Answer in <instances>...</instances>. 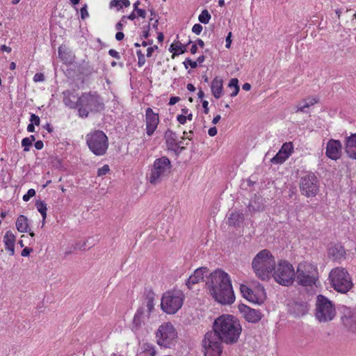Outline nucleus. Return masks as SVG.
Returning <instances> with one entry per match:
<instances>
[{
  "mask_svg": "<svg viewBox=\"0 0 356 356\" xmlns=\"http://www.w3.org/2000/svg\"><path fill=\"white\" fill-rule=\"evenodd\" d=\"M205 284L209 294L221 305H232L234 302L230 277L223 270L218 269L210 273Z\"/></svg>",
  "mask_w": 356,
  "mask_h": 356,
  "instance_id": "f257e3e1",
  "label": "nucleus"
},
{
  "mask_svg": "<svg viewBox=\"0 0 356 356\" xmlns=\"http://www.w3.org/2000/svg\"><path fill=\"white\" fill-rule=\"evenodd\" d=\"M227 344L238 341L242 327L236 318L232 315H222L213 323V330Z\"/></svg>",
  "mask_w": 356,
  "mask_h": 356,
  "instance_id": "f03ea898",
  "label": "nucleus"
},
{
  "mask_svg": "<svg viewBox=\"0 0 356 356\" xmlns=\"http://www.w3.org/2000/svg\"><path fill=\"white\" fill-rule=\"evenodd\" d=\"M275 265V258L267 249L258 252L252 261L254 273L261 280H268L270 277Z\"/></svg>",
  "mask_w": 356,
  "mask_h": 356,
  "instance_id": "7ed1b4c3",
  "label": "nucleus"
},
{
  "mask_svg": "<svg viewBox=\"0 0 356 356\" xmlns=\"http://www.w3.org/2000/svg\"><path fill=\"white\" fill-rule=\"evenodd\" d=\"M104 109L103 100L97 92H83L78 98V113L81 118H86L90 113H99Z\"/></svg>",
  "mask_w": 356,
  "mask_h": 356,
  "instance_id": "20e7f679",
  "label": "nucleus"
},
{
  "mask_svg": "<svg viewBox=\"0 0 356 356\" xmlns=\"http://www.w3.org/2000/svg\"><path fill=\"white\" fill-rule=\"evenodd\" d=\"M172 165L167 156L156 159L150 167L147 179L150 184L156 185L160 184L170 173Z\"/></svg>",
  "mask_w": 356,
  "mask_h": 356,
  "instance_id": "39448f33",
  "label": "nucleus"
},
{
  "mask_svg": "<svg viewBox=\"0 0 356 356\" xmlns=\"http://www.w3.org/2000/svg\"><path fill=\"white\" fill-rule=\"evenodd\" d=\"M318 278L317 268L307 262L300 263L295 273V279L299 285L312 286L316 285Z\"/></svg>",
  "mask_w": 356,
  "mask_h": 356,
  "instance_id": "423d86ee",
  "label": "nucleus"
},
{
  "mask_svg": "<svg viewBox=\"0 0 356 356\" xmlns=\"http://www.w3.org/2000/svg\"><path fill=\"white\" fill-rule=\"evenodd\" d=\"M270 275L279 284L289 286L295 280L294 268L289 262L281 261L275 265Z\"/></svg>",
  "mask_w": 356,
  "mask_h": 356,
  "instance_id": "0eeeda50",
  "label": "nucleus"
},
{
  "mask_svg": "<svg viewBox=\"0 0 356 356\" xmlns=\"http://www.w3.org/2000/svg\"><path fill=\"white\" fill-rule=\"evenodd\" d=\"M86 143L90 150L97 156L105 154L108 147V137L101 130H95L88 134Z\"/></svg>",
  "mask_w": 356,
  "mask_h": 356,
  "instance_id": "6e6552de",
  "label": "nucleus"
},
{
  "mask_svg": "<svg viewBox=\"0 0 356 356\" xmlns=\"http://www.w3.org/2000/svg\"><path fill=\"white\" fill-rule=\"evenodd\" d=\"M184 295L180 291H168L161 298V309L168 314H174L181 307Z\"/></svg>",
  "mask_w": 356,
  "mask_h": 356,
  "instance_id": "1a4fd4ad",
  "label": "nucleus"
},
{
  "mask_svg": "<svg viewBox=\"0 0 356 356\" xmlns=\"http://www.w3.org/2000/svg\"><path fill=\"white\" fill-rule=\"evenodd\" d=\"M329 277L333 288L338 292L346 293L353 286L348 271L343 268H335L332 269Z\"/></svg>",
  "mask_w": 356,
  "mask_h": 356,
  "instance_id": "9d476101",
  "label": "nucleus"
},
{
  "mask_svg": "<svg viewBox=\"0 0 356 356\" xmlns=\"http://www.w3.org/2000/svg\"><path fill=\"white\" fill-rule=\"evenodd\" d=\"M335 315V306L332 302L327 297L318 295L316 300V318L320 322H327L332 321Z\"/></svg>",
  "mask_w": 356,
  "mask_h": 356,
  "instance_id": "9b49d317",
  "label": "nucleus"
},
{
  "mask_svg": "<svg viewBox=\"0 0 356 356\" xmlns=\"http://www.w3.org/2000/svg\"><path fill=\"white\" fill-rule=\"evenodd\" d=\"M156 337L159 346L171 348L177 343V332L171 323H163L157 330Z\"/></svg>",
  "mask_w": 356,
  "mask_h": 356,
  "instance_id": "f8f14e48",
  "label": "nucleus"
},
{
  "mask_svg": "<svg viewBox=\"0 0 356 356\" xmlns=\"http://www.w3.org/2000/svg\"><path fill=\"white\" fill-rule=\"evenodd\" d=\"M222 340L213 331L208 332L202 341L205 356H220L222 351Z\"/></svg>",
  "mask_w": 356,
  "mask_h": 356,
  "instance_id": "ddd939ff",
  "label": "nucleus"
},
{
  "mask_svg": "<svg viewBox=\"0 0 356 356\" xmlns=\"http://www.w3.org/2000/svg\"><path fill=\"white\" fill-rule=\"evenodd\" d=\"M300 190L301 194L307 197H315L319 191V181L312 172H309L300 179Z\"/></svg>",
  "mask_w": 356,
  "mask_h": 356,
  "instance_id": "4468645a",
  "label": "nucleus"
},
{
  "mask_svg": "<svg viewBox=\"0 0 356 356\" xmlns=\"http://www.w3.org/2000/svg\"><path fill=\"white\" fill-rule=\"evenodd\" d=\"M159 116L158 113L154 112L151 108H147L145 111V126L146 134L152 136L159 124Z\"/></svg>",
  "mask_w": 356,
  "mask_h": 356,
  "instance_id": "2eb2a0df",
  "label": "nucleus"
},
{
  "mask_svg": "<svg viewBox=\"0 0 356 356\" xmlns=\"http://www.w3.org/2000/svg\"><path fill=\"white\" fill-rule=\"evenodd\" d=\"M238 307L242 316L249 323H257L263 316L259 310L252 309L244 304H240Z\"/></svg>",
  "mask_w": 356,
  "mask_h": 356,
  "instance_id": "dca6fc26",
  "label": "nucleus"
},
{
  "mask_svg": "<svg viewBox=\"0 0 356 356\" xmlns=\"http://www.w3.org/2000/svg\"><path fill=\"white\" fill-rule=\"evenodd\" d=\"M342 145L339 140L330 139L326 145V156L332 159L337 161L341 157Z\"/></svg>",
  "mask_w": 356,
  "mask_h": 356,
  "instance_id": "f3484780",
  "label": "nucleus"
},
{
  "mask_svg": "<svg viewBox=\"0 0 356 356\" xmlns=\"http://www.w3.org/2000/svg\"><path fill=\"white\" fill-rule=\"evenodd\" d=\"M288 310L295 316H302L308 311L307 304L302 300H291L288 304Z\"/></svg>",
  "mask_w": 356,
  "mask_h": 356,
  "instance_id": "a211bd4d",
  "label": "nucleus"
},
{
  "mask_svg": "<svg viewBox=\"0 0 356 356\" xmlns=\"http://www.w3.org/2000/svg\"><path fill=\"white\" fill-rule=\"evenodd\" d=\"M244 219V215L242 212L234 210L227 214V223L229 226H233L236 228L241 227L243 225Z\"/></svg>",
  "mask_w": 356,
  "mask_h": 356,
  "instance_id": "6ab92c4d",
  "label": "nucleus"
},
{
  "mask_svg": "<svg viewBox=\"0 0 356 356\" xmlns=\"http://www.w3.org/2000/svg\"><path fill=\"white\" fill-rule=\"evenodd\" d=\"M208 273V269L207 268H199L196 269L193 274L191 275L186 282V285L188 289H191L193 285L199 283L201 280L204 279V273Z\"/></svg>",
  "mask_w": 356,
  "mask_h": 356,
  "instance_id": "aec40b11",
  "label": "nucleus"
},
{
  "mask_svg": "<svg viewBox=\"0 0 356 356\" xmlns=\"http://www.w3.org/2000/svg\"><path fill=\"white\" fill-rule=\"evenodd\" d=\"M345 152L350 158L356 159V134H351L345 140Z\"/></svg>",
  "mask_w": 356,
  "mask_h": 356,
  "instance_id": "412c9836",
  "label": "nucleus"
},
{
  "mask_svg": "<svg viewBox=\"0 0 356 356\" xmlns=\"http://www.w3.org/2000/svg\"><path fill=\"white\" fill-rule=\"evenodd\" d=\"M343 325L352 332H356V311H349L341 317Z\"/></svg>",
  "mask_w": 356,
  "mask_h": 356,
  "instance_id": "4be33fe9",
  "label": "nucleus"
},
{
  "mask_svg": "<svg viewBox=\"0 0 356 356\" xmlns=\"http://www.w3.org/2000/svg\"><path fill=\"white\" fill-rule=\"evenodd\" d=\"M164 138L168 149L175 151L180 147V144L177 142V135L172 130L168 129L165 131Z\"/></svg>",
  "mask_w": 356,
  "mask_h": 356,
  "instance_id": "5701e85b",
  "label": "nucleus"
},
{
  "mask_svg": "<svg viewBox=\"0 0 356 356\" xmlns=\"http://www.w3.org/2000/svg\"><path fill=\"white\" fill-rule=\"evenodd\" d=\"M223 81L221 78L215 77L211 84V90L215 98L219 99L222 95Z\"/></svg>",
  "mask_w": 356,
  "mask_h": 356,
  "instance_id": "b1692460",
  "label": "nucleus"
},
{
  "mask_svg": "<svg viewBox=\"0 0 356 356\" xmlns=\"http://www.w3.org/2000/svg\"><path fill=\"white\" fill-rule=\"evenodd\" d=\"M15 236L11 231H7L3 236L5 248L10 252V255L11 256L14 255L15 254Z\"/></svg>",
  "mask_w": 356,
  "mask_h": 356,
  "instance_id": "393cba45",
  "label": "nucleus"
},
{
  "mask_svg": "<svg viewBox=\"0 0 356 356\" xmlns=\"http://www.w3.org/2000/svg\"><path fill=\"white\" fill-rule=\"evenodd\" d=\"M16 228L21 233L29 232V235L31 237L35 236V234L33 232L29 230V225H28V218L24 216L20 215L16 221Z\"/></svg>",
  "mask_w": 356,
  "mask_h": 356,
  "instance_id": "a878e982",
  "label": "nucleus"
},
{
  "mask_svg": "<svg viewBox=\"0 0 356 356\" xmlns=\"http://www.w3.org/2000/svg\"><path fill=\"white\" fill-rule=\"evenodd\" d=\"M318 98L317 97H308L297 105L296 112L307 113L305 109L318 103Z\"/></svg>",
  "mask_w": 356,
  "mask_h": 356,
  "instance_id": "bb28decb",
  "label": "nucleus"
},
{
  "mask_svg": "<svg viewBox=\"0 0 356 356\" xmlns=\"http://www.w3.org/2000/svg\"><path fill=\"white\" fill-rule=\"evenodd\" d=\"M329 254L333 260L339 261L343 259L346 255L344 248L340 245H336L329 250Z\"/></svg>",
  "mask_w": 356,
  "mask_h": 356,
  "instance_id": "cd10ccee",
  "label": "nucleus"
},
{
  "mask_svg": "<svg viewBox=\"0 0 356 356\" xmlns=\"http://www.w3.org/2000/svg\"><path fill=\"white\" fill-rule=\"evenodd\" d=\"M146 306L148 311V315H149L154 310V301L155 294L151 289H146L145 291Z\"/></svg>",
  "mask_w": 356,
  "mask_h": 356,
  "instance_id": "c85d7f7f",
  "label": "nucleus"
},
{
  "mask_svg": "<svg viewBox=\"0 0 356 356\" xmlns=\"http://www.w3.org/2000/svg\"><path fill=\"white\" fill-rule=\"evenodd\" d=\"M192 42L189 40L188 43L186 45H183L179 41H177V43H172L169 49L170 52H172V58H174L175 56H178L179 54H184L186 51V46L191 44Z\"/></svg>",
  "mask_w": 356,
  "mask_h": 356,
  "instance_id": "c756f323",
  "label": "nucleus"
},
{
  "mask_svg": "<svg viewBox=\"0 0 356 356\" xmlns=\"http://www.w3.org/2000/svg\"><path fill=\"white\" fill-rule=\"evenodd\" d=\"M241 292L243 297L252 302H257V298L254 294L253 291L245 285L242 284L241 286Z\"/></svg>",
  "mask_w": 356,
  "mask_h": 356,
  "instance_id": "7c9ffc66",
  "label": "nucleus"
},
{
  "mask_svg": "<svg viewBox=\"0 0 356 356\" xmlns=\"http://www.w3.org/2000/svg\"><path fill=\"white\" fill-rule=\"evenodd\" d=\"M263 209L264 205L262 202L260 201V199L256 197L254 200H251L248 206V210L250 213L260 211L263 210Z\"/></svg>",
  "mask_w": 356,
  "mask_h": 356,
  "instance_id": "2f4dec72",
  "label": "nucleus"
},
{
  "mask_svg": "<svg viewBox=\"0 0 356 356\" xmlns=\"http://www.w3.org/2000/svg\"><path fill=\"white\" fill-rule=\"evenodd\" d=\"M63 103L67 106H68L71 108H78V100L76 102H74V101H72L70 99V95H71L70 91H69V90L64 91L63 92Z\"/></svg>",
  "mask_w": 356,
  "mask_h": 356,
  "instance_id": "473e14b6",
  "label": "nucleus"
},
{
  "mask_svg": "<svg viewBox=\"0 0 356 356\" xmlns=\"http://www.w3.org/2000/svg\"><path fill=\"white\" fill-rule=\"evenodd\" d=\"M156 350L154 347L149 343H144L143 345V350L138 356H154Z\"/></svg>",
  "mask_w": 356,
  "mask_h": 356,
  "instance_id": "72a5a7b5",
  "label": "nucleus"
},
{
  "mask_svg": "<svg viewBox=\"0 0 356 356\" xmlns=\"http://www.w3.org/2000/svg\"><path fill=\"white\" fill-rule=\"evenodd\" d=\"M144 314L143 309L140 308L138 309L136 312V313L134 315V319H133V324L134 325L138 328L140 326L142 323V316Z\"/></svg>",
  "mask_w": 356,
  "mask_h": 356,
  "instance_id": "f704fd0d",
  "label": "nucleus"
},
{
  "mask_svg": "<svg viewBox=\"0 0 356 356\" xmlns=\"http://www.w3.org/2000/svg\"><path fill=\"white\" fill-rule=\"evenodd\" d=\"M288 158L287 154L283 155L282 152L279 151L276 155L271 159V162L275 164H281L283 163Z\"/></svg>",
  "mask_w": 356,
  "mask_h": 356,
  "instance_id": "c9c22d12",
  "label": "nucleus"
},
{
  "mask_svg": "<svg viewBox=\"0 0 356 356\" xmlns=\"http://www.w3.org/2000/svg\"><path fill=\"white\" fill-rule=\"evenodd\" d=\"M211 17V16L209 14V11L205 9L202 11V13L198 17V19L201 23L207 24L209 22Z\"/></svg>",
  "mask_w": 356,
  "mask_h": 356,
  "instance_id": "e433bc0d",
  "label": "nucleus"
},
{
  "mask_svg": "<svg viewBox=\"0 0 356 356\" xmlns=\"http://www.w3.org/2000/svg\"><path fill=\"white\" fill-rule=\"evenodd\" d=\"M293 151V144L292 143H285L282 145L281 149H280V152H282L283 155L287 154L288 157L291 155Z\"/></svg>",
  "mask_w": 356,
  "mask_h": 356,
  "instance_id": "4c0bfd02",
  "label": "nucleus"
},
{
  "mask_svg": "<svg viewBox=\"0 0 356 356\" xmlns=\"http://www.w3.org/2000/svg\"><path fill=\"white\" fill-rule=\"evenodd\" d=\"M136 54L138 56V65L139 67H142L145 63V55L142 53L141 50L136 51Z\"/></svg>",
  "mask_w": 356,
  "mask_h": 356,
  "instance_id": "58836bf2",
  "label": "nucleus"
},
{
  "mask_svg": "<svg viewBox=\"0 0 356 356\" xmlns=\"http://www.w3.org/2000/svg\"><path fill=\"white\" fill-rule=\"evenodd\" d=\"M35 207H37V209L40 213L47 211V204L41 200H38L36 202Z\"/></svg>",
  "mask_w": 356,
  "mask_h": 356,
  "instance_id": "ea45409f",
  "label": "nucleus"
},
{
  "mask_svg": "<svg viewBox=\"0 0 356 356\" xmlns=\"http://www.w3.org/2000/svg\"><path fill=\"white\" fill-rule=\"evenodd\" d=\"M35 195V191L33 188L29 189L27 193L23 195V200L24 202H28L31 197H33Z\"/></svg>",
  "mask_w": 356,
  "mask_h": 356,
  "instance_id": "a19ab883",
  "label": "nucleus"
},
{
  "mask_svg": "<svg viewBox=\"0 0 356 356\" xmlns=\"http://www.w3.org/2000/svg\"><path fill=\"white\" fill-rule=\"evenodd\" d=\"M110 170L109 166L108 165H104L102 168H99L97 170L98 176H103L106 175Z\"/></svg>",
  "mask_w": 356,
  "mask_h": 356,
  "instance_id": "79ce46f5",
  "label": "nucleus"
},
{
  "mask_svg": "<svg viewBox=\"0 0 356 356\" xmlns=\"http://www.w3.org/2000/svg\"><path fill=\"white\" fill-rule=\"evenodd\" d=\"M22 145L24 147V151L28 152L29 151V147L32 145V143L30 142L29 138L26 137L22 139Z\"/></svg>",
  "mask_w": 356,
  "mask_h": 356,
  "instance_id": "37998d69",
  "label": "nucleus"
},
{
  "mask_svg": "<svg viewBox=\"0 0 356 356\" xmlns=\"http://www.w3.org/2000/svg\"><path fill=\"white\" fill-rule=\"evenodd\" d=\"M184 65L186 69L188 68V65H189L193 69L196 68L197 66V61H193L189 58H186L184 62Z\"/></svg>",
  "mask_w": 356,
  "mask_h": 356,
  "instance_id": "c03bdc74",
  "label": "nucleus"
},
{
  "mask_svg": "<svg viewBox=\"0 0 356 356\" xmlns=\"http://www.w3.org/2000/svg\"><path fill=\"white\" fill-rule=\"evenodd\" d=\"M58 52V56L60 57V59H62L63 60H66L67 59V52L64 49V47H63V46L59 47Z\"/></svg>",
  "mask_w": 356,
  "mask_h": 356,
  "instance_id": "a18cd8bd",
  "label": "nucleus"
},
{
  "mask_svg": "<svg viewBox=\"0 0 356 356\" xmlns=\"http://www.w3.org/2000/svg\"><path fill=\"white\" fill-rule=\"evenodd\" d=\"M31 124L38 126L40 122V118L35 114L32 113L30 116Z\"/></svg>",
  "mask_w": 356,
  "mask_h": 356,
  "instance_id": "49530a36",
  "label": "nucleus"
},
{
  "mask_svg": "<svg viewBox=\"0 0 356 356\" xmlns=\"http://www.w3.org/2000/svg\"><path fill=\"white\" fill-rule=\"evenodd\" d=\"M202 31V26L200 24H195L192 28V31L197 35H200Z\"/></svg>",
  "mask_w": 356,
  "mask_h": 356,
  "instance_id": "de8ad7c7",
  "label": "nucleus"
},
{
  "mask_svg": "<svg viewBox=\"0 0 356 356\" xmlns=\"http://www.w3.org/2000/svg\"><path fill=\"white\" fill-rule=\"evenodd\" d=\"M81 19H85L89 16V14L87 10V5L85 4L81 8Z\"/></svg>",
  "mask_w": 356,
  "mask_h": 356,
  "instance_id": "09e8293b",
  "label": "nucleus"
},
{
  "mask_svg": "<svg viewBox=\"0 0 356 356\" xmlns=\"http://www.w3.org/2000/svg\"><path fill=\"white\" fill-rule=\"evenodd\" d=\"M228 87L236 88V87H239L238 86V80L236 78H232L228 84Z\"/></svg>",
  "mask_w": 356,
  "mask_h": 356,
  "instance_id": "8fccbe9b",
  "label": "nucleus"
},
{
  "mask_svg": "<svg viewBox=\"0 0 356 356\" xmlns=\"http://www.w3.org/2000/svg\"><path fill=\"white\" fill-rule=\"evenodd\" d=\"M44 80V76L42 73H36L33 76V81L35 82L43 81Z\"/></svg>",
  "mask_w": 356,
  "mask_h": 356,
  "instance_id": "3c124183",
  "label": "nucleus"
},
{
  "mask_svg": "<svg viewBox=\"0 0 356 356\" xmlns=\"http://www.w3.org/2000/svg\"><path fill=\"white\" fill-rule=\"evenodd\" d=\"M108 54L111 56H112V57H113V58H116L118 60L120 59V54L116 50H115V49H110L108 51Z\"/></svg>",
  "mask_w": 356,
  "mask_h": 356,
  "instance_id": "603ef678",
  "label": "nucleus"
},
{
  "mask_svg": "<svg viewBox=\"0 0 356 356\" xmlns=\"http://www.w3.org/2000/svg\"><path fill=\"white\" fill-rule=\"evenodd\" d=\"M33 251V249L31 248L26 247L24 248L21 252V255L22 257H27L30 254V253Z\"/></svg>",
  "mask_w": 356,
  "mask_h": 356,
  "instance_id": "864d4df0",
  "label": "nucleus"
},
{
  "mask_svg": "<svg viewBox=\"0 0 356 356\" xmlns=\"http://www.w3.org/2000/svg\"><path fill=\"white\" fill-rule=\"evenodd\" d=\"M156 49H158L157 45H154L153 47H148L147 49V56L151 57L152 55V53Z\"/></svg>",
  "mask_w": 356,
  "mask_h": 356,
  "instance_id": "5fc2aeb1",
  "label": "nucleus"
},
{
  "mask_svg": "<svg viewBox=\"0 0 356 356\" xmlns=\"http://www.w3.org/2000/svg\"><path fill=\"white\" fill-rule=\"evenodd\" d=\"M177 121L181 124H184L186 122V116L184 115H177Z\"/></svg>",
  "mask_w": 356,
  "mask_h": 356,
  "instance_id": "6e6d98bb",
  "label": "nucleus"
},
{
  "mask_svg": "<svg viewBox=\"0 0 356 356\" xmlns=\"http://www.w3.org/2000/svg\"><path fill=\"white\" fill-rule=\"evenodd\" d=\"M231 37H232V32H229L228 33L227 36L226 37V44H225V47L227 49H229L230 47L231 44H232Z\"/></svg>",
  "mask_w": 356,
  "mask_h": 356,
  "instance_id": "4d7b16f0",
  "label": "nucleus"
},
{
  "mask_svg": "<svg viewBox=\"0 0 356 356\" xmlns=\"http://www.w3.org/2000/svg\"><path fill=\"white\" fill-rule=\"evenodd\" d=\"M137 14H138V16L142 17V18H145L146 17V12L145 10L143 9H141V8H138L137 10H135Z\"/></svg>",
  "mask_w": 356,
  "mask_h": 356,
  "instance_id": "13d9d810",
  "label": "nucleus"
},
{
  "mask_svg": "<svg viewBox=\"0 0 356 356\" xmlns=\"http://www.w3.org/2000/svg\"><path fill=\"white\" fill-rule=\"evenodd\" d=\"M180 100L179 97H171L169 100V105H174Z\"/></svg>",
  "mask_w": 356,
  "mask_h": 356,
  "instance_id": "bf43d9fd",
  "label": "nucleus"
},
{
  "mask_svg": "<svg viewBox=\"0 0 356 356\" xmlns=\"http://www.w3.org/2000/svg\"><path fill=\"white\" fill-rule=\"evenodd\" d=\"M217 129L216 127H211L209 131H208V134L210 136H215L216 134H217Z\"/></svg>",
  "mask_w": 356,
  "mask_h": 356,
  "instance_id": "052dcab7",
  "label": "nucleus"
},
{
  "mask_svg": "<svg viewBox=\"0 0 356 356\" xmlns=\"http://www.w3.org/2000/svg\"><path fill=\"white\" fill-rule=\"evenodd\" d=\"M135 12L136 11H133L129 15H128L127 17L126 16H123L122 18V20H124L125 18H127L130 20H134L136 18V15L135 14Z\"/></svg>",
  "mask_w": 356,
  "mask_h": 356,
  "instance_id": "680f3d73",
  "label": "nucleus"
},
{
  "mask_svg": "<svg viewBox=\"0 0 356 356\" xmlns=\"http://www.w3.org/2000/svg\"><path fill=\"white\" fill-rule=\"evenodd\" d=\"M149 25H148L146 28L144 27V30L143 31V35H142L143 38H147L149 37Z\"/></svg>",
  "mask_w": 356,
  "mask_h": 356,
  "instance_id": "e2e57ef3",
  "label": "nucleus"
},
{
  "mask_svg": "<svg viewBox=\"0 0 356 356\" xmlns=\"http://www.w3.org/2000/svg\"><path fill=\"white\" fill-rule=\"evenodd\" d=\"M208 105H209L208 101H207V100H203L202 101V106L204 108V112L205 114H208L209 113Z\"/></svg>",
  "mask_w": 356,
  "mask_h": 356,
  "instance_id": "0e129e2a",
  "label": "nucleus"
},
{
  "mask_svg": "<svg viewBox=\"0 0 356 356\" xmlns=\"http://www.w3.org/2000/svg\"><path fill=\"white\" fill-rule=\"evenodd\" d=\"M43 146L44 145L42 140H38L35 143V147L38 150L42 149Z\"/></svg>",
  "mask_w": 356,
  "mask_h": 356,
  "instance_id": "69168bd1",
  "label": "nucleus"
},
{
  "mask_svg": "<svg viewBox=\"0 0 356 356\" xmlns=\"http://www.w3.org/2000/svg\"><path fill=\"white\" fill-rule=\"evenodd\" d=\"M124 37V35L122 32L121 31H118L116 34H115V39L118 41H120L122 40Z\"/></svg>",
  "mask_w": 356,
  "mask_h": 356,
  "instance_id": "338daca9",
  "label": "nucleus"
},
{
  "mask_svg": "<svg viewBox=\"0 0 356 356\" xmlns=\"http://www.w3.org/2000/svg\"><path fill=\"white\" fill-rule=\"evenodd\" d=\"M0 49H1L2 51H6V52H8V53L11 52V51H12L11 47H8V46H6V45H5V44L1 45V47H0Z\"/></svg>",
  "mask_w": 356,
  "mask_h": 356,
  "instance_id": "774afa93",
  "label": "nucleus"
}]
</instances>
